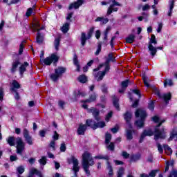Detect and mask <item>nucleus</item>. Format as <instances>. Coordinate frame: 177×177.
<instances>
[{"instance_id": "19", "label": "nucleus", "mask_w": 177, "mask_h": 177, "mask_svg": "<svg viewBox=\"0 0 177 177\" xmlns=\"http://www.w3.org/2000/svg\"><path fill=\"white\" fill-rule=\"evenodd\" d=\"M148 49L150 55H151V56L154 57V56H156V53H157V48L154 47L153 44H149Z\"/></svg>"}, {"instance_id": "44", "label": "nucleus", "mask_w": 177, "mask_h": 177, "mask_svg": "<svg viewBox=\"0 0 177 177\" xmlns=\"http://www.w3.org/2000/svg\"><path fill=\"white\" fill-rule=\"evenodd\" d=\"M129 84V81L124 80V81L122 82L121 86H122V88H124V89H127V88H128Z\"/></svg>"}, {"instance_id": "28", "label": "nucleus", "mask_w": 177, "mask_h": 177, "mask_svg": "<svg viewBox=\"0 0 177 177\" xmlns=\"http://www.w3.org/2000/svg\"><path fill=\"white\" fill-rule=\"evenodd\" d=\"M177 140V131H173L171 133L170 138H169V142L171 140Z\"/></svg>"}, {"instance_id": "12", "label": "nucleus", "mask_w": 177, "mask_h": 177, "mask_svg": "<svg viewBox=\"0 0 177 177\" xmlns=\"http://www.w3.org/2000/svg\"><path fill=\"white\" fill-rule=\"evenodd\" d=\"M93 31H95V28H91L88 32L87 37L85 32L82 33V36H81L82 46H85V44L86 43V39H91V38H92V34H93Z\"/></svg>"}, {"instance_id": "52", "label": "nucleus", "mask_w": 177, "mask_h": 177, "mask_svg": "<svg viewBox=\"0 0 177 177\" xmlns=\"http://www.w3.org/2000/svg\"><path fill=\"white\" fill-rule=\"evenodd\" d=\"M19 2H20V0H10L8 5L10 6V5H15V3H19Z\"/></svg>"}, {"instance_id": "13", "label": "nucleus", "mask_w": 177, "mask_h": 177, "mask_svg": "<svg viewBox=\"0 0 177 177\" xmlns=\"http://www.w3.org/2000/svg\"><path fill=\"white\" fill-rule=\"evenodd\" d=\"M153 93H155V95H157V96H158V97H160L162 99H164L165 102L167 104L169 100H171V93H165L163 95H161V93H160V90H158V88L154 87L153 89Z\"/></svg>"}, {"instance_id": "30", "label": "nucleus", "mask_w": 177, "mask_h": 177, "mask_svg": "<svg viewBox=\"0 0 177 177\" xmlns=\"http://www.w3.org/2000/svg\"><path fill=\"white\" fill-rule=\"evenodd\" d=\"M167 85H168L169 86H173L174 85V82L172 81V80L171 79H166L165 80V82H164V86L165 88L167 87Z\"/></svg>"}, {"instance_id": "54", "label": "nucleus", "mask_w": 177, "mask_h": 177, "mask_svg": "<svg viewBox=\"0 0 177 177\" xmlns=\"http://www.w3.org/2000/svg\"><path fill=\"white\" fill-rule=\"evenodd\" d=\"M156 175H157V170H152V171L149 173V174L148 176H149V177H155Z\"/></svg>"}, {"instance_id": "32", "label": "nucleus", "mask_w": 177, "mask_h": 177, "mask_svg": "<svg viewBox=\"0 0 177 177\" xmlns=\"http://www.w3.org/2000/svg\"><path fill=\"white\" fill-rule=\"evenodd\" d=\"M164 149H165L166 154H167L168 156H171V154H172V149H171V147H169V146L165 145Z\"/></svg>"}, {"instance_id": "39", "label": "nucleus", "mask_w": 177, "mask_h": 177, "mask_svg": "<svg viewBox=\"0 0 177 177\" xmlns=\"http://www.w3.org/2000/svg\"><path fill=\"white\" fill-rule=\"evenodd\" d=\"M17 171L19 175H21L24 172L25 169L23 166H19L17 168ZM19 175H17L18 177H19Z\"/></svg>"}, {"instance_id": "6", "label": "nucleus", "mask_w": 177, "mask_h": 177, "mask_svg": "<svg viewBox=\"0 0 177 177\" xmlns=\"http://www.w3.org/2000/svg\"><path fill=\"white\" fill-rule=\"evenodd\" d=\"M108 3L110 6L106 12L107 16H110V15H111L113 12H118V8L115 6H122V4L120 3L115 0H109V2H106V1L101 2V5L102 6L107 5Z\"/></svg>"}, {"instance_id": "38", "label": "nucleus", "mask_w": 177, "mask_h": 177, "mask_svg": "<svg viewBox=\"0 0 177 177\" xmlns=\"http://www.w3.org/2000/svg\"><path fill=\"white\" fill-rule=\"evenodd\" d=\"M169 167H174V162L173 161L166 162L165 172L168 171V170L169 169Z\"/></svg>"}, {"instance_id": "3", "label": "nucleus", "mask_w": 177, "mask_h": 177, "mask_svg": "<svg viewBox=\"0 0 177 177\" xmlns=\"http://www.w3.org/2000/svg\"><path fill=\"white\" fill-rule=\"evenodd\" d=\"M7 142L9 144V146H15V145H17V154L23 156V151H24L26 145L21 138L18 137L15 138V137L10 136L7 139Z\"/></svg>"}, {"instance_id": "21", "label": "nucleus", "mask_w": 177, "mask_h": 177, "mask_svg": "<svg viewBox=\"0 0 177 177\" xmlns=\"http://www.w3.org/2000/svg\"><path fill=\"white\" fill-rule=\"evenodd\" d=\"M169 9L168 11L167 15L171 17L172 16V10H174V6H175V1L171 0L169 2Z\"/></svg>"}, {"instance_id": "37", "label": "nucleus", "mask_w": 177, "mask_h": 177, "mask_svg": "<svg viewBox=\"0 0 177 177\" xmlns=\"http://www.w3.org/2000/svg\"><path fill=\"white\" fill-rule=\"evenodd\" d=\"M127 138L128 140H132L133 136H132V130L131 129H128L127 130Z\"/></svg>"}, {"instance_id": "63", "label": "nucleus", "mask_w": 177, "mask_h": 177, "mask_svg": "<svg viewBox=\"0 0 177 177\" xmlns=\"http://www.w3.org/2000/svg\"><path fill=\"white\" fill-rule=\"evenodd\" d=\"M106 147L109 150H111V151L114 150V143L111 142L110 145H108Z\"/></svg>"}, {"instance_id": "27", "label": "nucleus", "mask_w": 177, "mask_h": 177, "mask_svg": "<svg viewBox=\"0 0 177 177\" xmlns=\"http://www.w3.org/2000/svg\"><path fill=\"white\" fill-rule=\"evenodd\" d=\"M113 102L115 109H117V110H120V105L118 104V97H117V96H113Z\"/></svg>"}, {"instance_id": "56", "label": "nucleus", "mask_w": 177, "mask_h": 177, "mask_svg": "<svg viewBox=\"0 0 177 177\" xmlns=\"http://www.w3.org/2000/svg\"><path fill=\"white\" fill-rule=\"evenodd\" d=\"M113 115V112H110L106 116V118H105V120L109 122V121L110 120V118L112 117Z\"/></svg>"}, {"instance_id": "4", "label": "nucleus", "mask_w": 177, "mask_h": 177, "mask_svg": "<svg viewBox=\"0 0 177 177\" xmlns=\"http://www.w3.org/2000/svg\"><path fill=\"white\" fill-rule=\"evenodd\" d=\"M96 97H97V95H96V93H93L90 95L88 99L86 100L85 101H82V102L84 103L83 104H82V107L87 110L88 113H92L96 121H99V120H100V118H99V110L95 108L88 109V105L85 104L92 103V102H95V100H96Z\"/></svg>"}, {"instance_id": "34", "label": "nucleus", "mask_w": 177, "mask_h": 177, "mask_svg": "<svg viewBox=\"0 0 177 177\" xmlns=\"http://www.w3.org/2000/svg\"><path fill=\"white\" fill-rule=\"evenodd\" d=\"M96 160H106V161H109V156H103V155H98L94 157Z\"/></svg>"}, {"instance_id": "17", "label": "nucleus", "mask_w": 177, "mask_h": 177, "mask_svg": "<svg viewBox=\"0 0 177 177\" xmlns=\"http://www.w3.org/2000/svg\"><path fill=\"white\" fill-rule=\"evenodd\" d=\"M29 64L27 62H24V64H22L19 68V74L21 75V77H23L24 73H26V68L27 67H28Z\"/></svg>"}, {"instance_id": "58", "label": "nucleus", "mask_w": 177, "mask_h": 177, "mask_svg": "<svg viewBox=\"0 0 177 177\" xmlns=\"http://www.w3.org/2000/svg\"><path fill=\"white\" fill-rule=\"evenodd\" d=\"M60 151L62 153H64L66 151V144L62 143L60 146Z\"/></svg>"}, {"instance_id": "31", "label": "nucleus", "mask_w": 177, "mask_h": 177, "mask_svg": "<svg viewBox=\"0 0 177 177\" xmlns=\"http://www.w3.org/2000/svg\"><path fill=\"white\" fill-rule=\"evenodd\" d=\"M157 45V39H156V35H151L149 45Z\"/></svg>"}, {"instance_id": "23", "label": "nucleus", "mask_w": 177, "mask_h": 177, "mask_svg": "<svg viewBox=\"0 0 177 177\" xmlns=\"http://www.w3.org/2000/svg\"><path fill=\"white\" fill-rule=\"evenodd\" d=\"M68 30H70V23L69 22H66L61 28V30L62 31V32L66 34V32H68Z\"/></svg>"}, {"instance_id": "16", "label": "nucleus", "mask_w": 177, "mask_h": 177, "mask_svg": "<svg viewBox=\"0 0 177 177\" xmlns=\"http://www.w3.org/2000/svg\"><path fill=\"white\" fill-rule=\"evenodd\" d=\"M19 66H20V61H19V59L14 61L12 63L10 73H12V74H15V73H16L17 71V68H19Z\"/></svg>"}, {"instance_id": "22", "label": "nucleus", "mask_w": 177, "mask_h": 177, "mask_svg": "<svg viewBox=\"0 0 177 177\" xmlns=\"http://www.w3.org/2000/svg\"><path fill=\"white\" fill-rule=\"evenodd\" d=\"M12 87L10 89L12 92H16V89H19L20 88V84L16 80L12 81Z\"/></svg>"}, {"instance_id": "49", "label": "nucleus", "mask_w": 177, "mask_h": 177, "mask_svg": "<svg viewBox=\"0 0 177 177\" xmlns=\"http://www.w3.org/2000/svg\"><path fill=\"white\" fill-rule=\"evenodd\" d=\"M84 96H86V93L84 92L77 91L76 97H84Z\"/></svg>"}, {"instance_id": "26", "label": "nucleus", "mask_w": 177, "mask_h": 177, "mask_svg": "<svg viewBox=\"0 0 177 177\" xmlns=\"http://www.w3.org/2000/svg\"><path fill=\"white\" fill-rule=\"evenodd\" d=\"M136 37L134 35H129L127 38H126V42L127 44H132L133 41H135V39Z\"/></svg>"}, {"instance_id": "25", "label": "nucleus", "mask_w": 177, "mask_h": 177, "mask_svg": "<svg viewBox=\"0 0 177 177\" xmlns=\"http://www.w3.org/2000/svg\"><path fill=\"white\" fill-rule=\"evenodd\" d=\"M140 153H136L134 155H131L130 157L131 161H133V162H136V161H139L140 160Z\"/></svg>"}, {"instance_id": "48", "label": "nucleus", "mask_w": 177, "mask_h": 177, "mask_svg": "<svg viewBox=\"0 0 177 177\" xmlns=\"http://www.w3.org/2000/svg\"><path fill=\"white\" fill-rule=\"evenodd\" d=\"M5 96V93L3 92V88L0 87V100L2 102L3 100V97Z\"/></svg>"}, {"instance_id": "50", "label": "nucleus", "mask_w": 177, "mask_h": 177, "mask_svg": "<svg viewBox=\"0 0 177 177\" xmlns=\"http://www.w3.org/2000/svg\"><path fill=\"white\" fill-rule=\"evenodd\" d=\"M25 140L26 141L28 145H32V138H31V136L25 138Z\"/></svg>"}, {"instance_id": "59", "label": "nucleus", "mask_w": 177, "mask_h": 177, "mask_svg": "<svg viewBox=\"0 0 177 177\" xmlns=\"http://www.w3.org/2000/svg\"><path fill=\"white\" fill-rule=\"evenodd\" d=\"M161 30H162V23H158L157 32H161Z\"/></svg>"}, {"instance_id": "43", "label": "nucleus", "mask_w": 177, "mask_h": 177, "mask_svg": "<svg viewBox=\"0 0 177 177\" xmlns=\"http://www.w3.org/2000/svg\"><path fill=\"white\" fill-rule=\"evenodd\" d=\"M24 44H26V40L23 41L19 46V55H21L23 53V49H24Z\"/></svg>"}, {"instance_id": "41", "label": "nucleus", "mask_w": 177, "mask_h": 177, "mask_svg": "<svg viewBox=\"0 0 177 177\" xmlns=\"http://www.w3.org/2000/svg\"><path fill=\"white\" fill-rule=\"evenodd\" d=\"M49 147L52 149L53 151H55L56 150V142L52 140L49 144Z\"/></svg>"}, {"instance_id": "53", "label": "nucleus", "mask_w": 177, "mask_h": 177, "mask_svg": "<svg viewBox=\"0 0 177 177\" xmlns=\"http://www.w3.org/2000/svg\"><path fill=\"white\" fill-rule=\"evenodd\" d=\"M148 108L153 111V110H154V102L151 101L149 105H148Z\"/></svg>"}, {"instance_id": "11", "label": "nucleus", "mask_w": 177, "mask_h": 177, "mask_svg": "<svg viewBox=\"0 0 177 177\" xmlns=\"http://www.w3.org/2000/svg\"><path fill=\"white\" fill-rule=\"evenodd\" d=\"M108 59L104 64H101L97 68L94 69V71H99L102 68V67H108L110 68V62H115V58H114L113 53H109L108 55Z\"/></svg>"}, {"instance_id": "29", "label": "nucleus", "mask_w": 177, "mask_h": 177, "mask_svg": "<svg viewBox=\"0 0 177 177\" xmlns=\"http://www.w3.org/2000/svg\"><path fill=\"white\" fill-rule=\"evenodd\" d=\"M77 80H78L79 82H81L82 84H85V82H86V81H88L86 76H85L84 75H81L80 76H79Z\"/></svg>"}, {"instance_id": "40", "label": "nucleus", "mask_w": 177, "mask_h": 177, "mask_svg": "<svg viewBox=\"0 0 177 177\" xmlns=\"http://www.w3.org/2000/svg\"><path fill=\"white\" fill-rule=\"evenodd\" d=\"M73 63L77 67V71H80V64H78V59H77V55L74 57Z\"/></svg>"}, {"instance_id": "20", "label": "nucleus", "mask_w": 177, "mask_h": 177, "mask_svg": "<svg viewBox=\"0 0 177 177\" xmlns=\"http://www.w3.org/2000/svg\"><path fill=\"white\" fill-rule=\"evenodd\" d=\"M86 125L87 127H91L93 129H96V122L91 119H88L86 120Z\"/></svg>"}, {"instance_id": "7", "label": "nucleus", "mask_w": 177, "mask_h": 177, "mask_svg": "<svg viewBox=\"0 0 177 177\" xmlns=\"http://www.w3.org/2000/svg\"><path fill=\"white\" fill-rule=\"evenodd\" d=\"M65 73H66V68L62 67V66H59L57 68L55 69V73H53V74L50 75V78L54 82H56Z\"/></svg>"}, {"instance_id": "47", "label": "nucleus", "mask_w": 177, "mask_h": 177, "mask_svg": "<svg viewBox=\"0 0 177 177\" xmlns=\"http://www.w3.org/2000/svg\"><path fill=\"white\" fill-rule=\"evenodd\" d=\"M102 51V42L98 43V48L95 52V55L97 56Z\"/></svg>"}, {"instance_id": "9", "label": "nucleus", "mask_w": 177, "mask_h": 177, "mask_svg": "<svg viewBox=\"0 0 177 177\" xmlns=\"http://www.w3.org/2000/svg\"><path fill=\"white\" fill-rule=\"evenodd\" d=\"M96 71H95V69H93V74L95 77V79L99 82L102 81V80H103L104 77V75H106V74L110 71V68L109 66H104V70L103 71H99L97 73H96Z\"/></svg>"}, {"instance_id": "57", "label": "nucleus", "mask_w": 177, "mask_h": 177, "mask_svg": "<svg viewBox=\"0 0 177 177\" xmlns=\"http://www.w3.org/2000/svg\"><path fill=\"white\" fill-rule=\"evenodd\" d=\"M169 176H174V177H177V170L173 169L170 175Z\"/></svg>"}, {"instance_id": "33", "label": "nucleus", "mask_w": 177, "mask_h": 177, "mask_svg": "<svg viewBox=\"0 0 177 177\" xmlns=\"http://www.w3.org/2000/svg\"><path fill=\"white\" fill-rule=\"evenodd\" d=\"M104 127H106V123L102 121V122H97L95 126V129H97V128H104Z\"/></svg>"}, {"instance_id": "1", "label": "nucleus", "mask_w": 177, "mask_h": 177, "mask_svg": "<svg viewBox=\"0 0 177 177\" xmlns=\"http://www.w3.org/2000/svg\"><path fill=\"white\" fill-rule=\"evenodd\" d=\"M152 121H153V122H158V125L155 127L154 131H153V130L151 129L144 130L140 137L139 143H142L146 136H153V135H154L155 140H158V139H165V138H167V135L165 134V129H164V127L160 128L162 124L165 122V120H161L158 116H154L152 118Z\"/></svg>"}, {"instance_id": "60", "label": "nucleus", "mask_w": 177, "mask_h": 177, "mask_svg": "<svg viewBox=\"0 0 177 177\" xmlns=\"http://www.w3.org/2000/svg\"><path fill=\"white\" fill-rule=\"evenodd\" d=\"M133 93H134L135 95H137V96H138L139 98H140V92L139 91V90L138 89H133L132 91Z\"/></svg>"}, {"instance_id": "51", "label": "nucleus", "mask_w": 177, "mask_h": 177, "mask_svg": "<svg viewBox=\"0 0 177 177\" xmlns=\"http://www.w3.org/2000/svg\"><path fill=\"white\" fill-rule=\"evenodd\" d=\"M30 132L28 131V130H27V129H24V138H28L30 137Z\"/></svg>"}, {"instance_id": "64", "label": "nucleus", "mask_w": 177, "mask_h": 177, "mask_svg": "<svg viewBox=\"0 0 177 177\" xmlns=\"http://www.w3.org/2000/svg\"><path fill=\"white\" fill-rule=\"evenodd\" d=\"M158 150L159 153H160V154H162V153L164 152V149H162V147L160 144H158Z\"/></svg>"}, {"instance_id": "14", "label": "nucleus", "mask_w": 177, "mask_h": 177, "mask_svg": "<svg viewBox=\"0 0 177 177\" xmlns=\"http://www.w3.org/2000/svg\"><path fill=\"white\" fill-rule=\"evenodd\" d=\"M88 128L86 124H84L82 123L79 124L77 127V135H85V132Z\"/></svg>"}, {"instance_id": "45", "label": "nucleus", "mask_w": 177, "mask_h": 177, "mask_svg": "<svg viewBox=\"0 0 177 177\" xmlns=\"http://www.w3.org/2000/svg\"><path fill=\"white\" fill-rule=\"evenodd\" d=\"M124 172H125V169H124L123 167H120L118 171V176L122 177V175H124Z\"/></svg>"}, {"instance_id": "35", "label": "nucleus", "mask_w": 177, "mask_h": 177, "mask_svg": "<svg viewBox=\"0 0 177 177\" xmlns=\"http://www.w3.org/2000/svg\"><path fill=\"white\" fill-rule=\"evenodd\" d=\"M54 46L56 50H59V46H60V39L57 38L55 39Z\"/></svg>"}, {"instance_id": "42", "label": "nucleus", "mask_w": 177, "mask_h": 177, "mask_svg": "<svg viewBox=\"0 0 177 177\" xmlns=\"http://www.w3.org/2000/svg\"><path fill=\"white\" fill-rule=\"evenodd\" d=\"M39 164L41 165H46V156H42L40 160H39Z\"/></svg>"}, {"instance_id": "2", "label": "nucleus", "mask_w": 177, "mask_h": 177, "mask_svg": "<svg viewBox=\"0 0 177 177\" xmlns=\"http://www.w3.org/2000/svg\"><path fill=\"white\" fill-rule=\"evenodd\" d=\"M93 165H95V161H93L92 155L89 152L85 151L82 156V166L87 176L91 175L89 167H92Z\"/></svg>"}, {"instance_id": "5", "label": "nucleus", "mask_w": 177, "mask_h": 177, "mask_svg": "<svg viewBox=\"0 0 177 177\" xmlns=\"http://www.w3.org/2000/svg\"><path fill=\"white\" fill-rule=\"evenodd\" d=\"M135 115L136 118H140V120L136 121V127H138V128H143V127L145 126V121L146 120V117H147V113H146V111L142 109H138L136 110Z\"/></svg>"}, {"instance_id": "8", "label": "nucleus", "mask_w": 177, "mask_h": 177, "mask_svg": "<svg viewBox=\"0 0 177 177\" xmlns=\"http://www.w3.org/2000/svg\"><path fill=\"white\" fill-rule=\"evenodd\" d=\"M59 60V57L56 54H52L51 56L45 59H40L41 64L45 66H50L52 63H56Z\"/></svg>"}, {"instance_id": "62", "label": "nucleus", "mask_w": 177, "mask_h": 177, "mask_svg": "<svg viewBox=\"0 0 177 177\" xmlns=\"http://www.w3.org/2000/svg\"><path fill=\"white\" fill-rule=\"evenodd\" d=\"M53 138L54 139V140H59V134L57 133V131H54V135L53 136Z\"/></svg>"}, {"instance_id": "18", "label": "nucleus", "mask_w": 177, "mask_h": 177, "mask_svg": "<svg viewBox=\"0 0 177 177\" xmlns=\"http://www.w3.org/2000/svg\"><path fill=\"white\" fill-rule=\"evenodd\" d=\"M131 118H132V113H131L129 112H127L124 114V120L128 125V127L130 129H132V125L131 124V122H129L131 121Z\"/></svg>"}, {"instance_id": "61", "label": "nucleus", "mask_w": 177, "mask_h": 177, "mask_svg": "<svg viewBox=\"0 0 177 177\" xmlns=\"http://www.w3.org/2000/svg\"><path fill=\"white\" fill-rule=\"evenodd\" d=\"M122 156L124 157V158H129V153H128L127 151H122Z\"/></svg>"}, {"instance_id": "36", "label": "nucleus", "mask_w": 177, "mask_h": 177, "mask_svg": "<svg viewBox=\"0 0 177 177\" xmlns=\"http://www.w3.org/2000/svg\"><path fill=\"white\" fill-rule=\"evenodd\" d=\"M111 140V134H110L109 133H106L105 136V143L106 145H109Z\"/></svg>"}, {"instance_id": "24", "label": "nucleus", "mask_w": 177, "mask_h": 177, "mask_svg": "<svg viewBox=\"0 0 177 177\" xmlns=\"http://www.w3.org/2000/svg\"><path fill=\"white\" fill-rule=\"evenodd\" d=\"M106 169L109 171V177H113V175L114 174L113 172V167H111V165H110V162H106Z\"/></svg>"}, {"instance_id": "10", "label": "nucleus", "mask_w": 177, "mask_h": 177, "mask_svg": "<svg viewBox=\"0 0 177 177\" xmlns=\"http://www.w3.org/2000/svg\"><path fill=\"white\" fill-rule=\"evenodd\" d=\"M40 27H41V25L38 22H36L32 25V29L35 31H37V35L36 37V41L37 44H42L44 41V36H42L41 33H39V31H41V30H43L44 28H41L39 29Z\"/></svg>"}, {"instance_id": "55", "label": "nucleus", "mask_w": 177, "mask_h": 177, "mask_svg": "<svg viewBox=\"0 0 177 177\" xmlns=\"http://www.w3.org/2000/svg\"><path fill=\"white\" fill-rule=\"evenodd\" d=\"M142 10L143 12H146V10H150V5L145 4L142 6Z\"/></svg>"}, {"instance_id": "46", "label": "nucleus", "mask_w": 177, "mask_h": 177, "mask_svg": "<svg viewBox=\"0 0 177 177\" xmlns=\"http://www.w3.org/2000/svg\"><path fill=\"white\" fill-rule=\"evenodd\" d=\"M34 10V8H29L27 11H26V15L27 16V17H30V16H31V15H32V12Z\"/></svg>"}, {"instance_id": "15", "label": "nucleus", "mask_w": 177, "mask_h": 177, "mask_svg": "<svg viewBox=\"0 0 177 177\" xmlns=\"http://www.w3.org/2000/svg\"><path fill=\"white\" fill-rule=\"evenodd\" d=\"M84 0H77L76 2H74L69 6V10H71V9H78L80 6H82Z\"/></svg>"}]
</instances>
